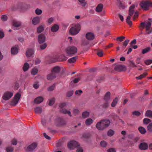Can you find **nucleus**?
<instances>
[{
    "label": "nucleus",
    "instance_id": "obj_1",
    "mask_svg": "<svg viewBox=\"0 0 152 152\" xmlns=\"http://www.w3.org/2000/svg\"><path fill=\"white\" fill-rule=\"evenodd\" d=\"M110 124V121L109 119H102L97 123L96 127L99 131H103L107 128Z\"/></svg>",
    "mask_w": 152,
    "mask_h": 152
},
{
    "label": "nucleus",
    "instance_id": "obj_2",
    "mask_svg": "<svg viewBox=\"0 0 152 152\" xmlns=\"http://www.w3.org/2000/svg\"><path fill=\"white\" fill-rule=\"evenodd\" d=\"M148 20L150 21H148L146 23L145 22H143L140 23V26H139L140 28H142V29H144L145 27L146 28V33L145 34H149L152 32V30L150 29V28L151 25V22H152V20L151 19L149 18Z\"/></svg>",
    "mask_w": 152,
    "mask_h": 152
},
{
    "label": "nucleus",
    "instance_id": "obj_3",
    "mask_svg": "<svg viewBox=\"0 0 152 152\" xmlns=\"http://www.w3.org/2000/svg\"><path fill=\"white\" fill-rule=\"evenodd\" d=\"M77 48L74 46L68 47L66 49V52L68 56H72L77 53Z\"/></svg>",
    "mask_w": 152,
    "mask_h": 152
},
{
    "label": "nucleus",
    "instance_id": "obj_4",
    "mask_svg": "<svg viewBox=\"0 0 152 152\" xmlns=\"http://www.w3.org/2000/svg\"><path fill=\"white\" fill-rule=\"evenodd\" d=\"M80 28V24L79 23L77 24L70 28L69 31V33L71 35H75L79 32Z\"/></svg>",
    "mask_w": 152,
    "mask_h": 152
},
{
    "label": "nucleus",
    "instance_id": "obj_5",
    "mask_svg": "<svg viewBox=\"0 0 152 152\" xmlns=\"http://www.w3.org/2000/svg\"><path fill=\"white\" fill-rule=\"evenodd\" d=\"M21 96V94L17 93L14 97L13 98L11 104L12 106H15L18 103Z\"/></svg>",
    "mask_w": 152,
    "mask_h": 152
},
{
    "label": "nucleus",
    "instance_id": "obj_6",
    "mask_svg": "<svg viewBox=\"0 0 152 152\" xmlns=\"http://www.w3.org/2000/svg\"><path fill=\"white\" fill-rule=\"evenodd\" d=\"M152 4V3L147 1L141 2L140 5L142 8L143 9L145 10H148L150 6Z\"/></svg>",
    "mask_w": 152,
    "mask_h": 152
},
{
    "label": "nucleus",
    "instance_id": "obj_7",
    "mask_svg": "<svg viewBox=\"0 0 152 152\" xmlns=\"http://www.w3.org/2000/svg\"><path fill=\"white\" fill-rule=\"evenodd\" d=\"M68 147L70 149H74L80 146L79 144L76 141H72L70 142L68 145Z\"/></svg>",
    "mask_w": 152,
    "mask_h": 152
},
{
    "label": "nucleus",
    "instance_id": "obj_8",
    "mask_svg": "<svg viewBox=\"0 0 152 152\" xmlns=\"http://www.w3.org/2000/svg\"><path fill=\"white\" fill-rule=\"evenodd\" d=\"M37 144L36 142H33L28 146L26 149V151L28 152L33 151L37 147Z\"/></svg>",
    "mask_w": 152,
    "mask_h": 152
},
{
    "label": "nucleus",
    "instance_id": "obj_9",
    "mask_svg": "<svg viewBox=\"0 0 152 152\" xmlns=\"http://www.w3.org/2000/svg\"><path fill=\"white\" fill-rule=\"evenodd\" d=\"M46 37L45 35L43 34H40L38 37V40L39 44L43 43L45 41Z\"/></svg>",
    "mask_w": 152,
    "mask_h": 152
},
{
    "label": "nucleus",
    "instance_id": "obj_10",
    "mask_svg": "<svg viewBox=\"0 0 152 152\" xmlns=\"http://www.w3.org/2000/svg\"><path fill=\"white\" fill-rule=\"evenodd\" d=\"M13 95V94L12 92H7L4 93L3 96V98L5 100H8Z\"/></svg>",
    "mask_w": 152,
    "mask_h": 152
},
{
    "label": "nucleus",
    "instance_id": "obj_11",
    "mask_svg": "<svg viewBox=\"0 0 152 152\" xmlns=\"http://www.w3.org/2000/svg\"><path fill=\"white\" fill-rule=\"evenodd\" d=\"M86 37L88 40H92L95 37L94 34L92 32L87 33L86 35Z\"/></svg>",
    "mask_w": 152,
    "mask_h": 152
},
{
    "label": "nucleus",
    "instance_id": "obj_12",
    "mask_svg": "<svg viewBox=\"0 0 152 152\" xmlns=\"http://www.w3.org/2000/svg\"><path fill=\"white\" fill-rule=\"evenodd\" d=\"M125 69V66L122 65H118L115 66L114 70L117 72H121Z\"/></svg>",
    "mask_w": 152,
    "mask_h": 152
},
{
    "label": "nucleus",
    "instance_id": "obj_13",
    "mask_svg": "<svg viewBox=\"0 0 152 152\" xmlns=\"http://www.w3.org/2000/svg\"><path fill=\"white\" fill-rule=\"evenodd\" d=\"M41 19V17L39 16H37L34 18L32 20V24L34 25L38 24L40 22Z\"/></svg>",
    "mask_w": 152,
    "mask_h": 152
},
{
    "label": "nucleus",
    "instance_id": "obj_14",
    "mask_svg": "<svg viewBox=\"0 0 152 152\" xmlns=\"http://www.w3.org/2000/svg\"><path fill=\"white\" fill-rule=\"evenodd\" d=\"M148 148V145L145 142H142L140 144L139 148L141 150H145Z\"/></svg>",
    "mask_w": 152,
    "mask_h": 152
},
{
    "label": "nucleus",
    "instance_id": "obj_15",
    "mask_svg": "<svg viewBox=\"0 0 152 152\" xmlns=\"http://www.w3.org/2000/svg\"><path fill=\"white\" fill-rule=\"evenodd\" d=\"M135 8V5L134 4H132L129 8V15L128 16L131 17L134 13V9Z\"/></svg>",
    "mask_w": 152,
    "mask_h": 152
},
{
    "label": "nucleus",
    "instance_id": "obj_16",
    "mask_svg": "<svg viewBox=\"0 0 152 152\" xmlns=\"http://www.w3.org/2000/svg\"><path fill=\"white\" fill-rule=\"evenodd\" d=\"M56 75L54 73L52 72L48 74L47 76V79L48 80H51L56 78Z\"/></svg>",
    "mask_w": 152,
    "mask_h": 152
},
{
    "label": "nucleus",
    "instance_id": "obj_17",
    "mask_svg": "<svg viewBox=\"0 0 152 152\" xmlns=\"http://www.w3.org/2000/svg\"><path fill=\"white\" fill-rule=\"evenodd\" d=\"M34 54V51L32 49H28L26 52V55L28 57H30Z\"/></svg>",
    "mask_w": 152,
    "mask_h": 152
},
{
    "label": "nucleus",
    "instance_id": "obj_18",
    "mask_svg": "<svg viewBox=\"0 0 152 152\" xmlns=\"http://www.w3.org/2000/svg\"><path fill=\"white\" fill-rule=\"evenodd\" d=\"M60 71V68L58 66H56L53 68L51 70V72L54 73L56 75Z\"/></svg>",
    "mask_w": 152,
    "mask_h": 152
},
{
    "label": "nucleus",
    "instance_id": "obj_19",
    "mask_svg": "<svg viewBox=\"0 0 152 152\" xmlns=\"http://www.w3.org/2000/svg\"><path fill=\"white\" fill-rule=\"evenodd\" d=\"M44 99L42 96H39L37 97L34 100V102L36 104H39L42 102Z\"/></svg>",
    "mask_w": 152,
    "mask_h": 152
},
{
    "label": "nucleus",
    "instance_id": "obj_20",
    "mask_svg": "<svg viewBox=\"0 0 152 152\" xmlns=\"http://www.w3.org/2000/svg\"><path fill=\"white\" fill-rule=\"evenodd\" d=\"M59 29V26L57 24H54L53 25L51 28V31L52 32H54L58 31Z\"/></svg>",
    "mask_w": 152,
    "mask_h": 152
},
{
    "label": "nucleus",
    "instance_id": "obj_21",
    "mask_svg": "<svg viewBox=\"0 0 152 152\" xmlns=\"http://www.w3.org/2000/svg\"><path fill=\"white\" fill-rule=\"evenodd\" d=\"M110 92H107L104 95V99L105 102H108L110 99Z\"/></svg>",
    "mask_w": 152,
    "mask_h": 152
},
{
    "label": "nucleus",
    "instance_id": "obj_22",
    "mask_svg": "<svg viewBox=\"0 0 152 152\" xmlns=\"http://www.w3.org/2000/svg\"><path fill=\"white\" fill-rule=\"evenodd\" d=\"M103 8V5L101 4H99L96 9V12H100L102 11Z\"/></svg>",
    "mask_w": 152,
    "mask_h": 152
},
{
    "label": "nucleus",
    "instance_id": "obj_23",
    "mask_svg": "<svg viewBox=\"0 0 152 152\" xmlns=\"http://www.w3.org/2000/svg\"><path fill=\"white\" fill-rule=\"evenodd\" d=\"M13 26L15 27H19L21 26V23L20 22L15 20L12 21Z\"/></svg>",
    "mask_w": 152,
    "mask_h": 152
},
{
    "label": "nucleus",
    "instance_id": "obj_24",
    "mask_svg": "<svg viewBox=\"0 0 152 152\" xmlns=\"http://www.w3.org/2000/svg\"><path fill=\"white\" fill-rule=\"evenodd\" d=\"M61 112L64 114H68L70 117L72 116V115L71 114V112L67 110L66 109L63 108L62 109L60 110Z\"/></svg>",
    "mask_w": 152,
    "mask_h": 152
},
{
    "label": "nucleus",
    "instance_id": "obj_25",
    "mask_svg": "<svg viewBox=\"0 0 152 152\" xmlns=\"http://www.w3.org/2000/svg\"><path fill=\"white\" fill-rule=\"evenodd\" d=\"M11 52L12 54L13 55L16 54L18 52V49L16 47H13L11 49Z\"/></svg>",
    "mask_w": 152,
    "mask_h": 152
},
{
    "label": "nucleus",
    "instance_id": "obj_26",
    "mask_svg": "<svg viewBox=\"0 0 152 152\" xmlns=\"http://www.w3.org/2000/svg\"><path fill=\"white\" fill-rule=\"evenodd\" d=\"M145 116L150 118H152V111L147 110L145 113Z\"/></svg>",
    "mask_w": 152,
    "mask_h": 152
},
{
    "label": "nucleus",
    "instance_id": "obj_27",
    "mask_svg": "<svg viewBox=\"0 0 152 152\" xmlns=\"http://www.w3.org/2000/svg\"><path fill=\"white\" fill-rule=\"evenodd\" d=\"M93 122V120L91 118H88L85 121V124L87 126L90 125Z\"/></svg>",
    "mask_w": 152,
    "mask_h": 152
},
{
    "label": "nucleus",
    "instance_id": "obj_28",
    "mask_svg": "<svg viewBox=\"0 0 152 152\" xmlns=\"http://www.w3.org/2000/svg\"><path fill=\"white\" fill-rule=\"evenodd\" d=\"M138 130L142 134H144L146 132L145 129L144 128L141 126L139 127Z\"/></svg>",
    "mask_w": 152,
    "mask_h": 152
},
{
    "label": "nucleus",
    "instance_id": "obj_29",
    "mask_svg": "<svg viewBox=\"0 0 152 152\" xmlns=\"http://www.w3.org/2000/svg\"><path fill=\"white\" fill-rule=\"evenodd\" d=\"M77 57L75 56L69 58L68 60V61L70 63H73L75 62L76 61Z\"/></svg>",
    "mask_w": 152,
    "mask_h": 152
},
{
    "label": "nucleus",
    "instance_id": "obj_30",
    "mask_svg": "<svg viewBox=\"0 0 152 152\" xmlns=\"http://www.w3.org/2000/svg\"><path fill=\"white\" fill-rule=\"evenodd\" d=\"M151 50V48L150 47H148L142 50V54H145L147 53Z\"/></svg>",
    "mask_w": 152,
    "mask_h": 152
},
{
    "label": "nucleus",
    "instance_id": "obj_31",
    "mask_svg": "<svg viewBox=\"0 0 152 152\" xmlns=\"http://www.w3.org/2000/svg\"><path fill=\"white\" fill-rule=\"evenodd\" d=\"M34 111L36 113H41L42 112V108L39 107H37L34 108Z\"/></svg>",
    "mask_w": 152,
    "mask_h": 152
},
{
    "label": "nucleus",
    "instance_id": "obj_32",
    "mask_svg": "<svg viewBox=\"0 0 152 152\" xmlns=\"http://www.w3.org/2000/svg\"><path fill=\"white\" fill-rule=\"evenodd\" d=\"M20 6L18 4L12 7L11 8V10L12 11H15L20 8Z\"/></svg>",
    "mask_w": 152,
    "mask_h": 152
},
{
    "label": "nucleus",
    "instance_id": "obj_33",
    "mask_svg": "<svg viewBox=\"0 0 152 152\" xmlns=\"http://www.w3.org/2000/svg\"><path fill=\"white\" fill-rule=\"evenodd\" d=\"M115 134V132L112 129L109 130L107 132V134L109 137L113 136Z\"/></svg>",
    "mask_w": 152,
    "mask_h": 152
},
{
    "label": "nucleus",
    "instance_id": "obj_34",
    "mask_svg": "<svg viewBox=\"0 0 152 152\" xmlns=\"http://www.w3.org/2000/svg\"><path fill=\"white\" fill-rule=\"evenodd\" d=\"M78 1L80 2V4L83 7H85L87 4L86 0H78Z\"/></svg>",
    "mask_w": 152,
    "mask_h": 152
},
{
    "label": "nucleus",
    "instance_id": "obj_35",
    "mask_svg": "<svg viewBox=\"0 0 152 152\" xmlns=\"http://www.w3.org/2000/svg\"><path fill=\"white\" fill-rule=\"evenodd\" d=\"M29 68V65L27 63H25L23 66V69L24 72L27 71Z\"/></svg>",
    "mask_w": 152,
    "mask_h": 152
},
{
    "label": "nucleus",
    "instance_id": "obj_36",
    "mask_svg": "<svg viewBox=\"0 0 152 152\" xmlns=\"http://www.w3.org/2000/svg\"><path fill=\"white\" fill-rule=\"evenodd\" d=\"M55 99L54 98H53L49 100L48 105L50 106H52L54 103Z\"/></svg>",
    "mask_w": 152,
    "mask_h": 152
},
{
    "label": "nucleus",
    "instance_id": "obj_37",
    "mask_svg": "<svg viewBox=\"0 0 152 152\" xmlns=\"http://www.w3.org/2000/svg\"><path fill=\"white\" fill-rule=\"evenodd\" d=\"M131 17L130 16H128L126 19V21L127 24H128L130 26H131L132 25V22L130 20Z\"/></svg>",
    "mask_w": 152,
    "mask_h": 152
},
{
    "label": "nucleus",
    "instance_id": "obj_38",
    "mask_svg": "<svg viewBox=\"0 0 152 152\" xmlns=\"http://www.w3.org/2000/svg\"><path fill=\"white\" fill-rule=\"evenodd\" d=\"M129 40L127 39L124 42H123V46L122 47V48L124 49V48H125L127 46V45L128 43L129 42Z\"/></svg>",
    "mask_w": 152,
    "mask_h": 152
},
{
    "label": "nucleus",
    "instance_id": "obj_39",
    "mask_svg": "<svg viewBox=\"0 0 152 152\" xmlns=\"http://www.w3.org/2000/svg\"><path fill=\"white\" fill-rule=\"evenodd\" d=\"M44 30V27L42 25H41L37 28V31L39 33L42 32Z\"/></svg>",
    "mask_w": 152,
    "mask_h": 152
},
{
    "label": "nucleus",
    "instance_id": "obj_40",
    "mask_svg": "<svg viewBox=\"0 0 152 152\" xmlns=\"http://www.w3.org/2000/svg\"><path fill=\"white\" fill-rule=\"evenodd\" d=\"M118 98L117 97H116L113 100V101L112 102L111 104V106L112 107H114L116 105V104L118 101Z\"/></svg>",
    "mask_w": 152,
    "mask_h": 152
},
{
    "label": "nucleus",
    "instance_id": "obj_41",
    "mask_svg": "<svg viewBox=\"0 0 152 152\" xmlns=\"http://www.w3.org/2000/svg\"><path fill=\"white\" fill-rule=\"evenodd\" d=\"M89 113L88 112L85 111L82 113V117L83 118H86L89 116Z\"/></svg>",
    "mask_w": 152,
    "mask_h": 152
},
{
    "label": "nucleus",
    "instance_id": "obj_42",
    "mask_svg": "<svg viewBox=\"0 0 152 152\" xmlns=\"http://www.w3.org/2000/svg\"><path fill=\"white\" fill-rule=\"evenodd\" d=\"M147 73H144L143 74L141 75H140L138 77H136V79H137L140 80L142 79L143 78H144L145 77V76L147 75Z\"/></svg>",
    "mask_w": 152,
    "mask_h": 152
},
{
    "label": "nucleus",
    "instance_id": "obj_43",
    "mask_svg": "<svg viewBox=\"0 0 152 152\" xmlns=\"http://www.w3.org/2000/svg\"><path fill=\"white\" fill-rule=\"evenodd\" d=\"M35 13L37 15H40L42 14V11L39 9L37 8L35 10Z\"/></svg>",
    "mask_w": 152,
    "mask_h": 152
},
{
    "label": "nucleus",
    "instance_id": "obj_44",
    "mask_svg": "<svg viewBox=\"0 0 152 152\" xmlns=\"http://www.w3.org/2000/svg\"><path fill=\"white\" fill-rule=\"evenodd\" d=\"M151 121V120L150 119L145 118L143 119V123L144 124L146 125L150 123Z\"/></svg>",
    "mask_w": 152,
    "mask_h": 152
},
{
    "label": "nucleus",
    "instance_id": "obj_45",
    "mask_svg": "<svg viewBox=\"0 0 152 152\" xmlns=\"http://www.w3.org/2000/svg\"><path fill=\"white\" fill-rule=\"evenodd\" d=\"M147 129L150 133H152V123H150L147 126Z\"/></svg>",
    "mask_w": 152,
    "mask_h": 152
},
{
    "label": "nucleus",
    "instance_id": "obj_46",
    "mask_svg": "<svg viewBox=\"0 0 152 152\" xmlns=\"http://www.w3.org/2000/svg\"><path fill=\"white\" fill-rule=\"evenodd\" d=\"M118 7L120 9H124L125 8V6L121 1L119 3Z\"/></svg>",
    "mask_w": 152,
    "mask_h": 152
},
{
    "label": "nucleus",
    "instance_id": "obj_47",
    "mask_svg": "<svg viewBox=\"0 0 152 152\" xmlns=\"http://www.w3.org/2000/svg\"><path fill=\"white\" fill-rule=\"evenodd\" d=\"M132 115L134 116H139L141 115V113L138 111H135L132 113Z\"/></svg>",
    "mask_w": 152,
    "mask_h": 152
},
{
    "label": "nucleus",
    "instance_id": "obj_48",
    "mask_svg": "<svg viewBox=\"0 0 152 152\" xmlns=\"http://www.w3.org/2000/svg\"><path fill=\"white\" fill-rule=\"evenodd\" d=\"M55 87V85L53 84L52 85L49 87L48 89V91H51L53 90Z\"/></svg>",
    "mask_w": 152,
    "mask_h": 152
},
{
    "label": "nucleus",
    "instance_id": "obj_49",
    "mask_svg": "<svg viewBox=\"0 0 152 152\" xmlns=\"http://www.w3.org/2000/svg\"><path fill=\"white\" fill-rule=\"evenodd\" d=\"M100 145L102 147L105 148L107 146V143L106 142L102 141L101 142Z\"/></svg>",
    "mask_w": 152,
    "mask_h": 152
},
{
    "label": "nucleus",
    "instance_id": "obj_50",
    "mask_svg": "<svg viewBox=\"0 0 152 152\" xmlns=\"http://www.w3.org/2000/svg\"><path fill=\"white\" fill-rule=\"evenodd\" d=\"M74 91L71 90L68 91L66 94V96L68 97H69L72 96L73 94Z\"/></svg>",
    "mask_w": 152,
    "mask_h": 152
},
{
    "label": "nucleus",
    "instance_id": "obj_51",
    "mask_svg": "<svg viewBox=\"0 0 152 152\" xmlns=\"http://www.w3.org/2000/svg\"><path fill=\"white\" fill-rule=\"evenodd\" d=\"M89 44V42L87 40H83L82 42L81 45L83 46L87 45Z\"/></svg>",
    "mask_w": 152,
    "mask_h": 152
},
{
    "label": "nucleus",
    "instance_id": "obj_52",
    "mask_svg": "<svg viewBox=\"0 0 152 152\" xmlns=\"http://www.w3.org/2000/svg\"><path fill=\"white\" fill-rule=\"evenodd\" d=\"M6 150L7 152H13V147L9 146L7 148Z\"/></svg>",
    "mask_w": 152,
    "mask_h": 152
},
{
    "label": "nucleus",
    "instance_id": "obj_53",
    "mask_svg": "<svg viewBox=\"0 0 152 152\" xmlns=\"http://www.w3.org/2000/svg\"><path fill=\"white\" fill-rule=\"evenodd\" d=\"M38 70L36 69H32L31 73L33 75H35L38 73Z\"/></svg>",
    "mask_w": 152,
    "mask_h": 152
},
{
    "label": "nucleus",
    "instance_id": "obj_54",
    "mask_svg": "<svg viewBox=\"0 0 152 152\" xmlns=\"http://www.w3.org/2000/svg\"><path fill=\"white\" fill-rule=\"evenodd\" d=\"M146 65H149L152 63V59H148L145 60L144 61Z\"/></svg>",
    "mask_w": 152,
    "mask_h": 152
},
{
    "label": "nucleus",
    "instance_id": "obj_55",
    "mask_svg": "<svg viewBox=\"0 0 152 152\" xmlns=\"http://www.w3.org/2000/svg\"><path fill=\"white\" fill-rule=\"evenodd\" d=\"M109 105L108 102H106L105 103H104L102 105V107L104 108L107 107Z\"/></svg>",
    "mask_w": 152,
    "mask_h": 152
},
{
    "label": "nucleus",
    "instance_id": "obj_56",
    "mask_svg": "<svg viewBox=\"0 0 152 152\" xmlns=\"http://www.w3.org/2000/svg\"><path fill=\"white\" fill-rule=\"evenodd\" d=\"M107 152H116V149L114 148H110L108 149L107 151Z\"/></svg>",
    "mask_w": 152,
    "mask_h": 152
},
{
    "label": "nucleus",
    "instance_id": "obj_57",
    "mask_svg": "<svg viewBox=\"0 0 152 152\" xmlns=\"http://www.w3.org/2000/svg\"><path fill=\"white\" fill-rule=\"evenodd\" d=\"M47 46V45L46 43H44L43 45H40V48L41 50H44L45 49Z\"/></svg>",
    "mask_w": 152,
    "mask_h": 152
},
{
    "label": "nucleus",
    "instance_id": "obj_58",
    "mask_svg": "<svg viewBox=\"0 0 152 152\" xmlns=\"http://www.w3.org/2000/svg\"><path fill=\"white\" fill-rule=\"evenodd\" d=\"M1 19L3 21H6L7 19V17L5 15H3L1 17Z\"/></svg>",
    "mask_w": 152,
    "mask_h": 152
},
{
    "label": "nucleus",
    "instance_id": "obj_59",
    "mask_svg": "<svg viewBox=\"0 0 152 152\" xmlns=\"http://www.w3.org/2000/svg\"><path fill=\"white\" fill-rule=\"evenodd\" d=\"M66 105V104L65 103L63 102L61 103L59 105V107L61 109H63V108L65 107Z\"/></svg>",
    "mask_w": 152,
    "mask_h": 152
},
{
    "label": "nucleus",
    "instance_id": "obj_60",
    "mask_svg": "<svg viewBox=\"0 0 152 152\" xmlns=\"http://www.w3.org/2000/svg\"><path fill=\"white\" fill-rule=\"evenodd\" d=\"M97 55L99 57H102L103 56V53L102 50H100L97 52Z\"/></svg>",
    "mask_w": 152,
    "mask_h": 152
},
{
    "label": "nucleus",
    "instance_id": "obj_61",
    "mask_svg": "<svg viewBox=\"0 0 152 152\" xmlns=\"http://www.w3.org/2000/svg\"><path fill=\"white\" fill-rule=\"evenodd\" d=\"M53 21V18H50L48 19V22L49 24H51Z\"/></svg>",
    "mask_w": 152,
    "mask_h": 152
},
{
    "label": "nucleus",
    "instance_id": "obj_62",
    "mask_svg": "<svg viewBox=\"0 0 152 152\" xmlns=\"http://www.w3.org/2000/svg\"><path fill=\"white\" fill-rule=\"evenodd\" d=\"M138 16V12H136L134 13V17L133 18V19L135 20L136 18H137Z\"/></svg>",
    "mask_w": 152,
    "mask_h": 152
},
{
    "label": "nucleus",
    "instance_id": "obj_63",
    "mask_svg": "<svg viewBox=\"0 0 152 152\" xmlns=\"http://www.w3.org/2000/svg\"><path fill=\"white\" fill-rule=\"evenodd\" d=\"M11 142L12 145H16L17 144V141L16 140L13 139L12 140Z\"/></svg>",
    "mask_w": 152,
    "mask_h": 152
},
{
    "label": "nucleus",
    "instance_id": "obj_64",
    "mask_svg": "<svg viewBox=\"0 0 152 152\" xmlns=\"http://www.w3.org/2000/svg\"><path fill=\"white\" fill-rule=\"evenodd\" d=\"M83 92V91L82 90H77L75 92V94L76 95H80L81 94H82Z\"/></svg>",
    "mask_w": 152,
    "mask_h": 152
}]
</instances>
